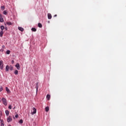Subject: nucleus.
I'll return each mask as SVG.
<instances>
[{"label": "nucleus", "instance_id": "nucleus-3", "mask_svg": "<svg viewBox=\"0 0 126 126\" xmlns=\"http://www.w3.org/2000/svg\"><path fill=\"white\" fill-rule=\"evenodd\" d=\"M0 68L3 69V62L2 61H0Z\"/></svg>", "mask_w": 126, "mask_h": 126}, {"label": "nucleus", "instance_id": "nucleus-38", "mask_svg": "<svg viewBox=\"0 0 126 126\" xmlns=\"http://www.w3.org/2000/svg\"><path fill=\"white\" fill-rule=\"evenodd\" d=\"M8 126H11V125H9Z\"/></svg>", "mask_w": 126, "mask_h": 126}, {"label": "nucleus", "instance_id": "nucleus-5", "mask_svg": "<svg viewBox=\"0 0 126 126\" xmlns=\"http://www.w3.org/2000/svg\"><path fill=\"white\" fill-rule=\"evenodd\" d=\"M16 67H17V69H20V65H19V63H17L15 65Z\"/></svg>", "mask_w": 126, "mask_h": 126}, {"label": "nucleus", "instance_id": "nucleus-9", "mask_svg": "<svg viewBox=\"0 0 126 126\" xmlns=\"http://www.w3.org/2000/svg\"><path fill=\"white\" fill-rule=\"evenodd\" d=\"M46 98L47 100L49 101V100H50V98H51V95H50V94H47L46 95Z\"/></svg>", "mask_w": 126, "mask_h": 126}, {"label": "nucleus", "instance_id": "nucleus-34", "mask_svg": "<svg viewBox=\"0 0 126 126\" xmlns=\"http://www.w3.org/2000/svg\"><path fill=\"white\" fill-rule=\"evenodd\" d=\"M56 16H57V15H54V17H56Z\"/></svg>", "mask_w": 126, "mask_h": 126}, {"label": "nucleus", "instance_id": "nucleus-27", "mask_svg": "<svg viewBox=\"0 0 126 126\" xmlns=\"http://www.w3.org/2000/svg\"><path fill=\"white\" fill-rule=\"evenodd\" d=\"M8 109H10V110H11L12 107H11V105H9V106H8Z\"/></svg>", "mask_w": 126, "mask_h": 126}, {"label": "nucleus", "instance_id": "nucleus-17", "mask_svg": "<svg viewBox=\"0 0 126 126\" xmlns=\"http://www.w3.org/2000/svg\"><path fill=\"white\" fill-rule=\"evenodd\" d=\"M3 21H4V20H3V18H2V17H0V22H1V23H2V22H3Z\"/></svg>", "mask_w": 126, "mask_h": 126}, {"label": "nucleus", "instance_id": "nucleus-16", "mask_svg": "<svg viewBox=\"0 0 126 126\" xmlns=\"http://www.w3.org/2000/svg\"><path fill=\"white\" fill-rule=\"evenodd\" d=\"M7 10H4L3 13L4 14V15H6L7 14Z\"/></svg>", "mask_w": 126, "mask_h": 126}, {"label": "nucleus", "instance_id": "nucleus-12", "mask_svg": "<svg viewBox=\"0 0 126 126\" xmlns=\"http://www.w3.org/2000/svg\"><path fill=\"white\" fill-rule=\"evenodd\" d=\"M2 35H3V31H1L0 32V37H2Z\"/></svg>", "mask_w": 126, "mask_h": 126}, {"label": "nucleus", "instance_id": "nucleus-25", "mask_svg": "<svg viewBox=\"0 0 126 126\" xmlns=\"http://www.w3.org/2000/svg\"><path fill=\"white\" fill-rule=\"evenodd\" d=\"M3 90V89H2V87L0 86V92H1Z\"/></svg>", "mask_w": 126, "mask_h": 126}, {"label": "nucleus", "instance_id": "nucleus-30", "mask_svg": "<svg viewBox=\"0 0 126 126\" xmlns=\"http://www.w3.org/2000/svg\"><path fill=\"white\" fill-rule=\"evenodd\" d=\"M3 49H1L0 50V52H3Z\"/></svg>", "mask_w": 126, "mask_h": 126}, {"label": "nucleus", "instance_id": "nucleus-4", "mask_svg": "<svg viewBox=\"0 0 126 126\" xmlns=\"http://www.w3.org/2000/svg\"><path fill=\"white\" fill-rule=\"evenodd\" d=\"M7 123H10V122H12V118H11V116H9L7 118Z\"/></svg>", "mask_w": 126, "mask_h": 126}, {"label": "nucleus", "instance_id": "nucleus-22", "mask_svg": "<svg viewBox=\"0 0 126 126\" xmlns=\"http://www.w3.org/2000/svg\"><path fill=\"white\" fill-rule=\"evenodd\" d=\"M19 123V124H23V120L22 119L20 120Z\"/></svg>", "mask_w": 126, "mask_h": 126}, {"label": "nucleus", "instance_id": "nucleus-33", "mask_svg": "<svg viewBox=\"0 0 126 126\" xmlns=\"http://www.w3.org/2000/svg\"><path fill=\"white\" fill-rule=\"evenodd\" d=\"M0 17H2V15H1V14H0Z\"/></svg>", "mask_w": 126, "mask_h": 126}, {"label": "nucleus", "instance_id": "nucleus-20", "mask_svg": "<svg viewBox=\"0 0 126 126\" xmlns=\"http://www.w3.org/2000/svg\"><path fill=\"white\" fill-rule=\"evenodd\" d=\"M6 24L9 26L12 25V23H11V22H7Z\"/></svg>", "mask_w": 126, "mask_h": 126}, {"label": "nucleus", "instance_id": "nucleus-6", "mask_svg": "<svg viewBox=\"0 0 126 126\" xmlns=\"http://www.w3.org/2000/svg\"><path fill=\"white\" fill-rule=\"evenodd\" d=\"M48 19H52V14L48 13L47 15Z\"/></svg>", "mask_w": 126, "mask_h": 126}, {"label": "nucleus", "instance_id": "nucleus-18", "mask_svg": "<svg viewBox=\"0 0 126 126\" xmlns=\"http://www.w3.org/2000/svg\"><path fill=\"white\" fill-rule=\"evenodd\" d=\"M14 73L16 75H17L18 74V70H15Z\"/></svg>", "mask_w": 126, "mask_h": 126}, {"label": "nucleus", "instance_id": "nucleus-13", "mask_svg": "<svg viewBox=\"0 0 126 126\" xmlns=\"http://www.w3.org/2000/svg\"><path fill=\"white\" fill-rule=\"evenodd\" d=\"M5 114H6V116H8V115H9V111L8 110H6L5 111Z\"/></svg>", "mask_w": 126, "mask_h": 126}, {"label": "nucleus", "instance_id": "nucleus-36", "mask_svg": "<svg viewBox=\"0 0 126 126\" xmlns=\"http://www.w3.org/2000/svg\"><path fill=\"white\" fill-rule=\"evenodd\" d=\"M2 48H4V45H3V46H2Z\"/></svg>", "mask_w": 126, "mask_h": 126}, {"label": "nucleus", "instance_id": "nucleus-29", "mask_svg": "<svg viewBox=\"0 0 126 126\" xmlns=\"http://www.w3.org/2000/svg\"><path fill=\"white\" fill-rule=\"evenodd\" d=\"M4 122L3 121V120H1V122H0V124L1 125L2 124H4Z\"/></svg>", "mask_w": 126, "mask_h": 126}, {"label": "nucleus", "instance_id": "nucleus-31", "mask_svg": "<svg viewBox=\"0 0 126 126\" xmlns=\"http://www.w3.org/2000/svg\"><path fill=\"white\" fill-rule=\"evenodd\" d=\"M11 63H14V61L12 60V61H11Z\"/></svg>", "mask_w": 126, "mask_h": 126}, {"label": "nucleus", "instance_id": "nucleus-2", "mask_svg": "<svg viewBox=\"0 0 126 126\" xmlns=\"http://www.w3.org/2000/svg\"><path fill=\"white\" fill-rule=\"evenodd\" d=\"M36 112H37V110L36 109V108H35V107H33L32 108V110L31 111V114L32 115H34L36 114Z\"/></svg>", "mask_w": 126, "mask_h": 126}, {"label": "nucleus", "instance_id": "nucleus-8", "mask_svg": "<svg viewBox=\"0 0 126 126\" xmlns=\"http://www.w3.org/2000/svg\"><path fill=\"white\" fill-rule=\"evenodd\" d=\"M9 69V66H8V65H7L6 66L5 71H8Z\"/></svg>", "mask_w": 126, "mask_h": 126}, {"label": "nucleus", "instance_id": "nucleus-10", "mask_svg": "<svg viewBox=\"0 0 126 126\" xmlns=\"http://www.w3.org/2000/svg\"><path fill=\"white\" fill-rule=\"evenodd\" d=\"M6 91L8 94L10 93V91L9 90V89H8V88H7V87H6Z\"/></svg>", "mask_w": 126, "mask_h": 126}, {"label": "nucleus", "instance_id": "nucleus-21", "mask_svg": "<svg viewBox=\"0 0 126 126\" xmlns=\"http://www.w3.org/2000/svg\"><path fill=\"white\" fill-rule=\"evenodd\" d=\"M0 29H1V30H2V31H3L2 30H3L4 29V27L3 26H1Z\"/></svg>", "mask_w": 126, "mask_h": 126}, {"label": "nucleus", "instance_id": "nucleus-26", "mask_svg": "<svg viewBox=\"0 0 126 126\" xmlns=\"http://www.w3.org/2000/svg\"><path fill=\"white\" fill-rule=\"evenodd\" d=\"M1 9H2V10H4V6H1Z\"/></svg>", "mask_w": 126, "mask_h": 126}, {"label": "nucleus", "instance_id": "nucleus-15", "mask_svg": "<svg viewBox=\"0 0 126 126\" xmlns=\"http://www.w3.org/2000/svg\"><path fill=\"white\" fill-rule=\"evenodd\" d=\"M9 69L10 70H13V67L12 66H9Z\"/></svg>", "mask_w": 126, "mask_h": 126}, {"label": "nucleus", "instance_id": "nucleus-37", "mask_svg": "<svg viewBox=\"0 0 126 126\" xmlns=\"http://www.w3.org/2000/svg\"><path fill=\"white\" fill-rule=\"evenodd\" d=\"M13 119H15V118L14 117H13Z\"/></svg>", "mask_w": 126, "mask_h": 126}, {"label": "nucleus", "instance_id": "nucleus-7", "mask_svg": "<svg viewBox=\"0 0 126 126\" xmlns=\"http://www.w3.org/2000/svg\"><path fill=\"white\" fill-rule=\"evenodd\" d=\"M18 30H20V31H21V32H23V31H24V29L20 27H18Z\"/></svg>", "mask_w": 126, "mask_h": 126}, {"label": "nucleus", "instance_id": "nucleus-11", "mask_svg": "<svg viewBox=\"0 0 126 126\" xmlns=\"http://www.w3.org/2000/svg\"><path fill=\"white\" fill-rule=\"evenodd\" d=\"M32 31H33V32H36V31H37V29H36V28H32Z\"/></svg>", "mask_w": 126, "mask_h": 126}, {"label": "nucleus", "instance_id": "nucleus-14", "mask_svg": "<svg viewBox=\"0 0 126 126\" xmlns=\"http://www.w3.org/2000/svg\"><path fill=\"white\" fill-rule=\"evenodd\" d=\"M38 27L39 28H42V24L39 23L38 24Z\"/></svg>", "mask_w": 126, "mask_h": 126}, {"label": "nucleus", "instance_id": "nucleus-28", "mask_svg": "<svg viewBox=\"0 0 126 126\" xmlns=\"http://www.w3.org/2000/svg\"><path fill=\"white\" fill-rule=\"evenodd\" d=\"M19 116H18V114H16L15 116V117L16 118V119H17V118H18Z\"/></svg>", "mask_w": 126, "mask_h": 126}, {"label": "nucleus", "instance_id": "nucleus-19", "mask_svg": "<svg viewBox=\"0 0 126 126\" xmlns=\"http://www.w3.org/2000/svg\"><path fill=\"white\" fill-rule=\"evenodd\" d=\"M46 112H48L49 111V106H47L45 107Z\"/></svg>", "mask_w": 126, "mask_h": 126}, {"label": "nucleus", "instance_id": "nucleus-35", "mask_svg": "<svg viewBox=\"0 0 126 126\" xmlns=\"http://www.w3.org/2000/svg\"><path fill=\"white\" fill-rule=\"evenodd\" d=\"M5 30H7V28H5Z\"/></svg>", "mask_w": 126, "mask_h": 126}, {"label": "nucleus", "instance_id": "nucleus-23", "mask_svg": "<svg viewBox=\"0 0 126 126\" xmlns=\"http://www.w3.org/2000/svg\"><path fill=\"white\" fill-rule=\"evenodd\" d=\"M39 87L38 86V83H36V92H38V89Z\"/></svg>", "mask_w": 126, "mask_h": 126}, {"label": "nucleus", "instance_id": "nucleus-1", "mask_svg": "<svg viewBox=\"0 0 126 126\" xmlns=\"http://www.w3.org/2000/svg\"><path fill=\"white\" fill-rule=\"evenodd\" d=\"M2 103H3L4 106H7V101H6V99H5V98H2Z\"/></svg>", "mask_w": 126, "mask_h": 126}, {"label": "nucleus", "instance_id": "nucleus-32", "mask_svg": "<svg viewBox=\"0 0 126 126\" xmlns=\"http://www.w3.org/2000/svg\"><path fill=\"white\" fill-rule=\"evenodd\" d=\"M1 126H4V123H3V124H1Z\"/></svg>", "mask_w": 126, "mask_h": 126}, {"label": "nucleus", "instance_id": "nucleus-24", "mask_svg": "<svg viewBox=\"0 0 126 126\" xmlns=\"http://www.w3.org/2000/svg\"><path fill=\"white\" fill-rule=\"evenodd\" d=\"M6 54H7V55H9V54H10V51L7 50L6 51Z\"/></svg>", "mask_w": 126, "mask_h": 126}]
</instances>
